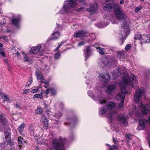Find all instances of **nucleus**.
Returning <instances> with one entry per match:
<instances>
[{
  "label": "nucleus",
  "instance_id": "48",
  "mask_svg": "<svg viewBox=\"0 0 150 150\" xmlns=\"http://www.w3.org/2000/svg\"><path fill=\"white\" fill-rule=\"evenodd\" d=\"M0 54H1L3 57H5L6 56V55L4 52L3 51H2V52H1Z\"/></svg>",
  "mask_w": 150,
  "mask_h": 150
},
{
  "label": "nucleus",
  "instance_id": "62",
  "mask_svg": "<svg viewBox=\"0 0 150 150\" xmlns=\"http://www.w3.org/2000/svg\"><path fill=\"white\" fill-rule=\"evenodd\" d=\"M149 138H150V136H149Z\"/></svg>",
  "mask_w": 150,
  "mask_h": 150
},
{
  "label": "nucleus",
  "instance_id": "47",
  "mask_svg": "<svg viewBox=\"0 0 150 150\" xmlns=\"http://www.w3.org/2000/svg\"><path fill=\"white\" fill-rule=\"evenodd\" d=\"M123 55V54L122 53L118 54V56L119 57L120 59H121V57H122Z\"/></svg>",
  "mask_w": 150,
  "mask_h": 150
},
{
  "label": "nucleus",
  "instance_id": "6",
  "mask_svg": "<svg viewBox=\"0 0 150 150\" xmlns=\"http://www.w3.org/2000/svg\"><path fill=\"white\" fill-rule=\"evenodd\" d=\"M88 95L93 99L94 100H99L100 103L102 104L105 103L106 102L105 99H101L102 95L101 92L99 91H96L95 95H94L93 93L91 91H89L88 93Z\"/></svg>",
  "mask_w": 150,
  "mask_h": 150
},
{
  "label": "nucleus",
  "instance_id": "56",
  "mask_svg": "<svg viewBox=\"0 0 150 150\" xmlns=\"http://www.w3.org/2000/svg\"><path fill=\"white\" fill-rule=\"evenodd\" d=\"M3 47V45L0 43V47Z\"/></svg>",
  "mask_w": 150,
  "mask_h": 150
},
{
  "label": "nucleus",
  "instance_id": "17",
  "mask_svg": "<svg viewBox=\"0 0 150 150\" xmlns=\"http://www.w3.org/2000/svg\"><path fill=\"white\" fill-rule=\"evenodd\" d=\"M41 122L43 125L44 128L45 129H47L48 126V122L45 117L43 115L42 116Z\"/></svg>",
  "mask_w": 150,
  "mask_h": 150
},
{
  "label": "nucleus",
  "instance_id": "21",
  "mask_svg": "<svg viewBox=\"0 0 150 150\" xmlns=\"http://www.w3.org/2000/svg\"><path fill=\"white\" fill-rule=\"evenodd\" d=\"M56 93V91L54 89L52 88H49L47 89L45 92V94L47 95L50 93L52 95H54Z\"/></svg>",
  "mask_w": 150,
  "mask_h": 150
},
{
  "label": "nucleus",
  "instance_id": "12",
  "mask_svg": "<svg viewBox=\"0 0 150 150\" xmlns=\"http://www.w3.org/2000/svg\"><path fill=\"white\" fill-rule=\"evenodd\" d=\"M20 21L19 17L13 18L12 20L11 23L16 28H18L20 26Z\"/></svg>",
  "mask_w": 150,
  "mask_h": 150
},
{
  "label": "nucleus",
  "instance_id": "34",
  "mask_svg": "<svg viewBox=\"0 0 150 150\" xmlns=\"http://www.w3.org/2000/svg\"><path fill=\"white\" fill-rule=\"evenodd\" d=\"M42 81H41V83H44L45 85L44 86V87L45 88H47L49 84V82L47 80H45L44 79H42Z\"/></svg>",
  "mask_w": 150,
  "mask_h": 150
},
{
  "label": "nucleus",
  "instance_id": "14",
  "mask_svg": "<svg viewBox=\"0 0 150 150\" xmlns=\"http://www.w3.org/2000/svg\"><path fill=\"white\" fill-rule=\"evenodd\" d=\"M87 34V33L84 31H79L76 32L74 35L75 38L80 37L81 39H83V37H85Z\"/></svg>",
  "mask_w": 150,
  "mask_h": 150
},
{
  "label": "nucleus",
  "instance_id": "41",
  "mask_svg": "<svg viewBox=\"0 0 150 150\" xmlns=\"http://www.w3.org/2000/svg\"><path fill=\"white\" fill-rule=\"evenodd\" d=\"M33 82V79L32 78L30 77L29 79V81L27 82V84L26 86H30L31 83H32Z\"/></svg>",
  "mask_w": 150,
  "mask_h": 150
},
{
  "label": "nucleus",
  "instance_id": "13",
  "mask_svg": "<svg viewBox=\"0 0 150 150\" xmlns=\"http://www.w3.org/2000/svg\"><path fill=\"white\" fill-rule=\"evenodd\" d=\"M147 122V120L145 119L140 120L139 125L137 127V129L140 130L144 129L145 127V125Z\"/></svg>",
  "mask_w": 150,
  "mask_h": 150
},
{
  "label": "nucleus",
  "instance_id": "54",
  "mask_svg": "<svg viewBox=\"0 0 150 150\" xmlns=\"http://www.w3.org/2000/svg\"><path fill=\"white\" fill-rule=\"evenodd\" d=\"M16 54L18 56V57L20 55V53H19V52H17L16 53Z\"/></svg>",
  "mask_w": 150,
  "mask_h": 150
},
{
  "label": "nucleus",
  "instance_id": "7",
  "mask_svg": "<svg viewBox=\"0 0 150 150\" xmlns=\"http://www.w3.org/2000/svg\"><path fill=\"white\" fill-rule=\"evenodd\" d=\"M134 38L136 40H140L141 44H143L144 43L150 42V35H141L138 34L135 35Z\"/></svg>",
  "mask_w": 150,
  "mask_h": 150
},
{
  "label": "nucleus",
  "instance_id": "63",
  "mask_svg": "<svg viewBox=\"0 0 150 150\" xmlns=\"http://www.w3.org/2000/svg\"><path fill=\"white\" fill-rule=\"evenodd\" d=\"M140 150H142V149H140Z\"/></svg>",
  "mask_w": 150,
  "mask_h": 150
},
{
  "label": "nucleus",
  "instance_id": "29",
  "mask_svg": "<svg viewBox=\"0 0 150 150\" xmlns=\"http://www.w3.org/2000/svg\"><path fill=\"white\" fill-rule=\"evenodd\" d=\"M116 113L117 112L116 111L110 112L107 116V117L110 119H112V117H114Z\"/></svg>",
  "mask_w": 150,
  "mask_h": 150
},
{
  "label": "nucleus",
  "instance_id": "53",
  "mask_svg": "<svg viewBox=\"0 0 150 150\" xmlns=\"http://www.w3.org/2000/svg\"><path fill=\"white\" fill-rule=\"evenodd\" d=\"M120 0V3L121 4H123L124 0Z\"/></svg>",
  "mask_w": 150,
  "mask_h": 150
},
{
  "label": "nucleus",
  "instance_id": "28",
  "mask_svg": "<svg viewBox=\"0 0 150 150\" xmlns=\"http://www.w3.org/2000/svg\"><path fill=\"white\" fill-rule=\"evenodd\" d=\"M42 93V92L40 93L35 94L34 95L33 98H38L42 99L43 98Z\"/></svg>",
  "mask_w": 150,
  "mask_h": 150
},
{
  "label": "nucleus",
  "instance_id": "15",
  "mask_svg": "<svg viewBox=\"0 0 150 150\" xmlns=\"http://www.w3.org/2000/svg\"><path fill=\"white\" fill-rule=\"evenodd\" d=\"M116 86L115 84L108 85L106 86V92L108 93H111L116 88Z\"/></svg>",
  "mask_w": 150,
  "mask_h": 150
},
{
  "label": "nucleus",
  "instance_id": "11",
  "mask_svg": "<svg viewBox=\"0 0 150 150\" xmlns=\"http://www.w3.org/2000/svg\"><path fill=\"white\" fill-rule=\"evenodd\" d=\"M98 5L97 3H95L92 4L90 7L86 9L87 11L90 13H91L93 14L95 13L98 9Z\"/></svg>",
  "mask_w": 150,
  "mask_h": 150
},
{
  "label": "nucleus",
  "instance_id": "31",
  "mask_svg": "<svg viewBox=\"0 0 150 150\" xmlns=\"http://www.w3.org/2000/svg\"><path fill=\"white\" fill-rule=\"evenodd\" d=\"M25 126L24 123H23L18 127V130L20 133H21Z\"/></svg>",
  "mask_w": 150,
  "mask_h": 150
},
{
  "label": "nucleus",
  "instance_id": "60",
  "mask_svg": "<svg viewBox=\"0 0 150 150\" xmlns=\"http://www.w3.org/2000/svg\"><path fill=\"white\" fill-rule=\"evenodd\" d=\"M140 0L141 1H144V0Z\"/></svg>",
  "mask_w": 150,
  "mask_h": 150
},
{
  "label": "nucleus",
  "instance_id": "2",
  "mask_svg": "<svg viewBox=\"0 0 150 150\" xmlns=\"http://www.w3.org/2000/svg\"><path fill=\"white\" fill-rule=\"evenodd\" d=\"M121 76L122 81L119 83L118 86L120 90L116 97V99L117 100H121V103L119 104L118 108L120 109H122L123 106L124 99L125 98V95L127 93V91L126 90L125 87L126 86H130L132 87H134V84L137 85L138 82L136 76L132 73H131L130 77L133 79L134 83L130 79L128 74L127 73H123Z\"/></svg>",
  "mask_w": 150,
  "mask_h": 150
},
{
  "label": "nucleus",
  "instance_id": "4",
  "mask_svg": "<svg viewBox=\"0 0 150 150\" xmlns=\"http://www.w3.org/2000/svg\"><path fill=\"white\" fill-rule=\"evenodd\" d=\"M85 4L84 0H66L64 2L63 8L59 11L62 14L68 13L72 10L77 12L84 11L85 8L82 7L78 8L79 6Z\"/></svg>",
  "mask_w": 150,
  "mask_h": 150
},
{
  "label": "nucleus",
  "instance_id": "10",
  "mask_svg": "<svg viewBox=\"0 0 150 150\" xmlns=\"http://www.w3.org/2000/svg\"><path fill=\"white\" fill-rule=\"evenodd\" d=\"M99 78L102 81L104 82L108 81L110 78V75L108 73H101L99 75Z\"/></svg>",
  "mask_w": 150,
  "mask_h": 150
},
{
  "label": "nucleus",
  "instance_id": "20",
  "mask_svg": "<svg viewBox=\"0 0 150 150\" xmlns=\"http://www.w3.org/2000/svg\"><path fill=\"white\" fill-rule=\"evenodd\" d=\"M90 48L91 47L90 46H88L85 50L84 51V56L85 57V60L91 55Z\"/></svg>",
  "mask_w": 150,
  "mask_h": 150
},
{
  "label": "nucleus",
  "instance_id": "44",
  "mask_svg": "<svg viewBox=\"0 0 150 150\" xmlns=\"http://www.w3.org/2000/svg\"><path fill=\"white\" fill-rule=\"evenodd\" d=\"M142 9V7L140 6H139L137 7L135 9L136 12H137L140 10Z\"/></svg>",
  "mask_w": 150,
  "mask_h": 150
},
{
  "label": "nucleus",
  "instance_id": "5",
  "mask_svg": "<svg viewBox=\"0 0 150 150\" xmlns=\"http://www.w3.org/2000/svg\"><path fill=\"white\" fill-rule=\"evenodd\" d=\"M66 142L64 138L54 139L53 140L52 145L55 150H64L63 144Z\"/></svg>",
  "mask_w": 150,
  "mask_h": 150
},
{
  "label": "nucleus",
  "instance_id": "27",
  "mask_svg": "<svg viewBox=\"0 0 150 150\" xmlns=\"http://www.w3.org/2000/svg\"><path fill=\"white\" fill-rule=\"evenodd\" d=\"M40 87H33L31 89V92L35 93L37 92L40 89Z\"/></svg>",
  "mask_w": 150,
  "mask_h": 150
},
{
  "label": "nucleus",
  "instance_id": "19",
  "mask_svg": "<svg viewBox=\"0 0 150 150\" xmlns=\"http://www.w3.org/2000/svg\"><path fill=\"white\" fill-rule=\"evenodd\" d=\"M41 45L38 44L37 46L35 47H32L31 48V50L32 52L31 53H35L38 52L41 48Z\"/></svg>",
  "mask_w": 150,
  "mask_h": 150
},
{
  "label": "nucleus",
  "instance_id": "46",
  "mask_svg": "<svg viewBox=\"0 0 150 150\" xmlns=\"http://www.w3.org/2000/svg\"><path fill=\"white\" fill-rule=\"evenodd\" d=\"M85 44V42L83 41V42H81L79 43L78 44V45L79 46H80L82 45H83Z\"/></svg>",
  "mask_w": 150,
  "mask_h": 150
},
{
  "label": "nucleus",
  "instance_id": "1",
  "mask_svg": "<svg viewBox=\"0 0 150 150\" xmlns=\"http://www.w3.org/2000/svg\"><path fill=\"white\" fill-rule=\"evenodd\" d=\"M114 8V11L118 20L122 23V27L119 34L122 39L126 38L129 32L130 20L122 12L121 7L115 3L113 0H107L104 4L103 9L106 11Z\"/></svg>",
  "mask_w": 150,
  "mask_h": 150
},
{
  "label": "nucleus",
  "instance_id": "39",
  "mask_svg": "<svg viewBox=\"0 0 150 150\" xmlns=\"http://www.w3.org/2000/svg\"><path fill=\"white\" fill-rule=\"evenodd\" d=\"M62 115V113L60 112L56 113L55 114L54 117H56L58 119L60 118Z\"/></svg>",
  "mask_w": 150,
  "mask_h": 150
},
{
  "label": "nucleus",
  "instance_id": "37",
  "mask_svg": "<svg viewBox=\"0 0 150 150\" xmlns=\"http://www.w3.org/2000/svg\"><path fill=\"white\" fill-rule=\"evenodd\" d=\"M35 112L37 114H41L42 112V110L41 108H39L36 110Z\"/></svg>",
  "mask_w": 150,
  "mask_h": 150
},
{
  "label": "nucleus",
  "instance_id": "58",
  "mask_svg": "<svg viewBox=\"0 0 150 150\" xmlns=\"http://www.w3.org/2000/svg\"><path fill=\"white\" fill-rule=\"evenodd\" d=\"M15 106H16V107H17V108H18V107H19V106H18V105H17V104H16V105Z\"/></svg>",
  "mask_w": 150,
  "mask_h": 150
},
{
  "label": "nucleus",
  "instance_id": "38",
  "mask_svg": "<svg viewBox=\"0 0 150 150\" xmlns=\"http://www.w3.org/2000/svg\"><path fill=\"white\" fill-rule=\"evenodd\" d=\"M60 57V54L59 53H57L54 54V58L55 59H59Z\"/></svg>",
  "mask_w": 150,
  "mask_h": 150
},
{
  "label": "nucleus",
  "instance_id": "22",
  "mask_svg": "<svg viewBox=\"0 0 150 150\" xmlns=\"http://www.w3.org/2000/svg\"><path fill=\"white\" fill-rule=\"evenodd\" d=\"M107 107L108 109L110 110L115 107V105L114 103L110 101L107 103Z\"/></svg>",
  "mask_w": 150,
  "mask_h": 150
},
{
  "label": "nucleus",
  "instance_id": "24",
  "mask_svg": "<svg viewBox=\"0 0 150 150\" xmlns=\"http://www.w3.org/2000/svg\"><path fill=\"white\" fill-rule=\"evenodd\" d=\"M0 98L3 99L4 101L8 100L9 99L8 96L3 93H0Z\"/></svg>",
  "mask_w": 150,
  "mask_h": 150
},
{
  "label": "nucleus",
  "instance_id": "3",
  "mask_svg": "<svg viewBox=\"0 0 150 150\" xmlns=\"http://www.w3.org/2000/svg\"><path fill=\"white\" fill-rule=\"evenodd\" d=\"M145 97L144 88H141L137 90L134 94V100L136 103H140L139 107L134 108V114L137 117H142L150 112V104L144 105L142 103L143 100L145 99Z\"/></svg>",
  "mask_w": 150,
  "mask_h": 150
},
{
  "label": "nucleus",
  "instance_id": "18",
  "mask_svg": "<svg viewBox=\"0 0 150 150\" xmlns=\"http://www.w3.org/2000/svg\"><path fill=\"white\" fill-rule=\"evenodd\" d=\"M0 123L3 126L6 125L7 123V121L4 117L3 114H0Z\"/></svg>",
  "mask_w": 150,
  "mask_h": 150
},
{
  "label": "nucleus",
  "instance_id": "55",
  "mask_svg": "<svg viewBox=\"0 0 150 150\" xmlns=\"http://www.w3.org/2000/svg\"><path fill=\"white\" fill-rule=\"evenodd\" d=\"M113 142H114V143H116L117 141H116V140L115 139V138H113Z\"/></svg>",
  "mask_w": 150,
  "mask_h": 150
},
{
  "label": "nucleus",
  "instance_id": "9",
  "mask_svg": "<svg viewBox=\"0 0 150 150\" xmlns=\"http://www.w3.org/2000/svg\"><path fill=\"white\" fill-rule=\"evenodd\" d=\"M101 65L103 67H111L114 66L115 63L114 62H110L108 60L105 58H103L101 60Z\"/></svg>",
  "mask_w": 150,
  "mask_h": 150
},
{
  "label": "nucleus",
  "instance_id": "23",
  "mask_svg": "<svg viewBox=\"0 0 150 150\" xmlns=\"http://www.w3.org/2000/svg\"><path fill=\"white\" fill-rule=\"evenodd\" d=\"M118 120L123 123L125 126H127V125L126 119L124 117L120 116L118 117Z\"/></svg>",
  "mask_w": 150,
  "mask_h": 150
},
{
  "label": "nucleus",
  "instance_id": "51",
  "mask_svg": "<svg viewBox=\"0 0 150 150\" xmlns=\"http://www.w3.org/2000/svg\"><path fill=\"white\" fill-rule=\"evenodd\" d=\"M109 24V22H107L106 23V24H105L104 25H103V26H100V27H103L104 26H106L107 25H108Z\"/></svg>",
  "mask_w": 150,
  "mask_h": 150
},
{
  "label": "nucleus",
  "instance_id": "42",
  "mask_svg": "<svg viewBox=\"0 0 150 150\" xmlns=\"http://www.w3.org/2000/svg\"><path fill=\"white\" fill-rule=\"evenodd\" d=\"M131 48V45L130 44L127 45L125 47V50L127 51L129 50Z\"/></svg>",
  "mask_w": 150,
  "mask_h": 150
},
{
  "label": "nucleus",
  "instance_id": "35",
  "mask_svg": "<svg viewBox=\"0 0 150 150\" xmlns=\"http://www.w3.org/2000/svg\"><path fill=\"white\" fill-rule=\"evenodd\" d=\"M96 48L98 49L97 51L99 53L101 54H104V48H101L98 47H96Z\"/></svg>",
  "mask_w": 150,
  "mask_h": 150
},
{
  "label": "nucleus",
  "instance_id": "8",
  "mask_svg": "<svg viewBox=\"0 0 150 150\" xmlns=\"http://www.w3.org/2000/svg\"><path fill=\"white\" fill-rule=\"evenodd\" d=\"M5 139L4 140V142L1 144L0 146L1 147H4L9 144L11 142V136L9 132H6L4 133Z\"/></svg>",
  "mask_w": 150,
  "mask_h": 150
},
{
  "label": "nucleus",
  "instance_id": "16",
  "mask_svg": "<svg viewBox=\"0 0 150 150\" xmlns=\"http://www.w3.org/2000/svg\"><path fill=\"white\" fill-rule=\"evenodd\" d=\"M116 71L114 70L111 72V73L114 79H117L121 74L119 71L120 69L118 67H116Z\"/></svg>",
  "mask_w": 150,
  "mask_h": 150
},
{
  "label": "nucleus",
  "instance_id": "45",
  "mask_svg": "<svg viewBox=\"0 0 150 150\" xmlns=\"http://www.w3.org/2000/svg\"><path fill=\"white\" fill-rule=\"evenodd\" d=\"M111 21L112 22V23L113 24H116L118 23L117 21L116 20H115L114 19H111Z\"/></svg>",
  "mask_w": 150,
  "mask_h": 150
},
{
  "label": "nucleus",
  "instance_id": "49",
  "mask_svg": "<svg viewBox=\"0 0 150 150\" xmlns=\"http://www.w3.org/2000/svg\"><path fill=\"white\" fill-rule=\"evenodd\" d=\"M29 90L28 89H25L23 91V94H26V93H27Z\"/></svg>",
  "mask_w": 150,
  "mask_h": 150
},
{
  "label": "nucleus",
  "instance_id": "30",
  "mask_svg": "<svg viewBox=\"0 0 150 150\" xmlns=\"http://www.w3.org/2000/svg\"><path fill=\"white\" fill-rule=\"evenodd\" d=\"M107 110L106 108H101L99 111V113L101 115H103L106 112Z\"/></svg>",
  "mask_w": 150,
  "mask_h": 150
},
{
  "label": "nucleus",
  "instance_id": "50",
  "mask_svg": "<svg viewBox=\"0 0 150 150\" xmlns=\"http://www.w3.org/2000/svg\"><path fill=\"white\" fill-rule=\"evenodd\" d=\"M133 112H134V111L133 110L132 111H130L129 113V116H131L132 115V114Z\"/></svg>",
  "mask_w": 150,
  "mask_h": 150
},
{
  "label": "nucleus",
  "instance_id": "57",
  "mask_svg": "<svg viewBox=\"0 0 150 150\" xmlns=\"http://www.w3.org/2000/svg\"><path fill=\"white\" fill-rule=\"evenodd\" d=\"M148 121H149V123L150 124V116L149 119Z\"/></svg>",
  "mask_w": 150,
  "mask_h": 150
},
{
  "label": "nucleus",
  "instance_id": "32",
  "mask_svg": "<svg viewBox=\"0 0 150 150\" xmlns=\"http://www.w3.org/2000/svg\"><path fill=\"white\" fill-rule=\"evenodd\" d=\"M24 142H23V139L20 137L18 138V143L19 144V146L20 147V148H21V144H23Z\"/></svg>",
  "mask_w": 150,
  "mask_h": 150
},
{
  "label": "nucleus",
  "instance_id": "59",
  "mask_svg": "<svg viewBox=\"0 0 150 150\" xmlns=\"http://www.w3.org/2000/svg\"><path fill=\"white\" fill-rule=\"evenodd\" d=\"M149 146L150 147V140L149 141Z\"/></svg>",
  "mask_w": 150,
  "mask_h": 150
},
{
  "label": "nucleus",
  "instance_id": "26",
  "mask_svg": "<svg viewBox=\"0 0 150 150\" xmlns=\"http://www.w3.org/2000/svg\"><path fill=\"white\" fill-rule=\"evenodd\" d=\"M59 35V33L58 32H55L52 34L53 36L52 37V39L54 40H56L58 38Z\"/></svg>",
  "mask_w": 150,
  "mask_h": 150
},
{
  "label": "nucleus",
  "instance_id": "40",
  "mask_svg": "<svg viewBox=\"0 0 150 150\" xmlns=\"http://www.w3.org/2000/svg\"><path fill=\"white\" fill-rule=\"evenodd\" d=\"M65 42H62L60 43V44L55 49V50L54 51H56L58 50L59 48L60 47L62 46V45L64 44Z\"/></svg>",
  "mask_w": 150,
  "mask_h": 150
},
{
  "label": "nucleus",
  "instance_id": "25",
  "mask_svg": "<svg viewBox=\"0 0 150 150\" xmlns=\"http://www.w3.org/2000/svg\"><path fill=\"white\" fill-rule=\"evenodd\" d=\"M22 54L23 57V60L24 62H28L30 61V58L24 52H22Z\"/></svg>",
  "mask_w": 150,
  "mask_h": 150
},
{
  "label": "nucleus",
  "instance_id": "36",
  "mask_svg": "<svg viewBox=\"0 0 150 150\" xmlns=\"http://www.w3.org/2000/svg\"><path fill=\"white\" fill-rule=\"evenodd\" d=\"M36 143L39 144H45V143L43 141H42L41 139H38L37 140H36L35 141Z\"/></svg>",
  "mask_w": 150,
  "mask_h": 150
},
{
  "label": "nucleus",
  "instance_id": "52",
  "mask_svg": "<svg viewBox=\"0 0 150 150\" xmlns=\"http://www.w3.org/2000/svg\"><path fill=\"white\" fill-rule=\"evenodd\" d=\"M130 136L129 134H127L126 135V137L128 139L130 138Z\"/></svg>",
  "mask_w": 150,
  "mask_h": 150
},
{
  "label": "nucleus",
  "instance_id": "43",
  "mask_svg": "<svg viewBox=\"0 0 150 150\" xmlns=\"http://www.w3.org/2000/svg\"><path fill=\"white\" fill-rule=\"evenodd\" d=\"M117 146L116 145H113V147L111 146L108 150H115L117 149Z\"/></svg>",
  "mask_w": 150,
  "mask_h": 150
},
{
  "label": "nucleus",
  "instance_id": "61",
  "mask_svg": "<svg viewBox=\"0 0 150 150\" xmlns=\"http://www.w3.org/2000/svg\"><path fill=\"white\" fill-rule=\"evenodd\" d=\"M1 38V36H0V39Z\"/></svg>",
  "mask_w": 150,
  "mask_h": 150
},
{
  "label": "nucleus",
  "instance_id": "33",
  "mask_svg": "<svg viewBox=\"0 0 150 150\" xmlns=\"http://www.w3.org/2000/svg\"><path fill=\"white\" fill-rule=\"evenodd\" d=\"M37 78L38 80H40L41 81H42V79H44L42 75L39 73H36Z\"/></svg>",
  "mask_w": 150,
  "mask_h": 150
}]
</instances>
